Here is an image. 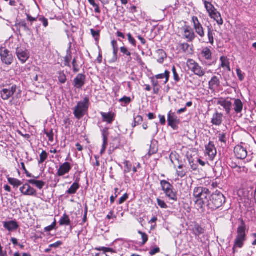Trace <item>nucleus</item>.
Masks as SVG:
<instances>
[{"label":"nucleus","mask_w":256,"mask_h":256,"mask_svg":"<svg viewBox=\"0 0 256 256\" xmlns=\"http://www.w3.org/2000/svg\"><path fill=\"white\" fill-rule=\"evenodd\" d=\"M226 202V198L218 190H216L210 197L208 208L212 210H216L221 207Z\"/></svg>","instance_id":"obj_1"},{"label":"nucleus","mask_w":256,"mask_h":256,"mask_svg":"<svg viewBox=\"0 0 256 256\" xmlns=\"http://www.w3.org/2000/svg\"><path fill=\"white\" fill-rule=\"evenodd\" d=\"M10 82L0 80V88H4L0 91V96L3 100H8L16 92L17 86L16 84L10 86Z\"/></svg>","instance_id":"obj_2"},{"label":"nucleus","mask_w":256,"mask_h":256,"mask_svg":"<svg viewBox=\"0 0 256 256\" xmlns=\"http://www.w3.org/2000/svg\"><path fill=\"white\" fill-rule=\"evenodd\" d=\"M246 226L245 222L242 220L240 225L238 228L236 235L234 241V247L242 248L244 245V242L246 240Z\"/></svg>","instance_id":"obj_3"},{"label":"nucleus","mask_w":256,"mask_h":256,"mask_svg":"<svg viewBox=\"0 0 256 256\" xmlns=\"http://www.w3.org/2000/svg\"><path fill=\"white\" fill-rule=\"evenodd\" d=\"M198 58L203 64L206 66H210L216 63V60L214 59L212 52L208 47L203 48L200 50Z\"/></svg>","instance_id":"obj_4"},{"label":"nucleus","mask_w":256,"mask_h":256,"mask_svg":"<svg viewBox=\"0 0 256 256\" xmlns=\"http://www.w3.org/2000/svg\"><path fill=\"white\" fill-rule=\"evenodd\" d=\"M90 105V99L85 97L82 101L79 102L74 108V114L78 119L82 118L88 111Z\"/></svg>","instance_id":"obj_5"},{"label":"nucleus","mask_w":256,"mask_h":256,"mask_svg":"<svg viewBox=\"0 0 256 256\" xmlns=\"http://www.w3.org/2000/svg\"><path fill=\"white\" fill-rule=\"evenodd\" d=\"M160 184L166 196L170 200L174 202L178 200L176 192L174 190L173 186L166 180L160 181Z\"/></svg>","instance_id":"obj_6"},{"label":"nucleus","mask_w":256,"mask_h":256,"mask_svg":"<svg viewBox=\"0 0 256 256\" xmlns=\"http://www.w3.org/2000/svg\"><path fill=\"white\" fill-rule=\"evenodd\" d=\"M188 69L194 74L202 77L206 74V71L200 64L192 59H188L186 62Z\"/></svg>","instance_id":"obj_7"},{"label":"nucleus","mask_w":256,"mask_h":256,"mask_svg":"<svg viewBox=\"0 0 256 256\" xmlns=\"http://www.w3.org/2000/svg\"><path fill=\"white\" fill-rule=\"evenodd\" d=\"M182 38L188 42H192L196 38V35L190 26L185 25L181 28Z\"/></svg>","instance_id":"obj_8"},{"label":"nucleus","mask_w":256,"mask_h":256,"mask_svg":"<svg viewBox=\"0 0 256 256\" xmlns=\"http://www.w3.org/2000/svg\"><path fill=\"white\" fill-rule=\"evenodd\" d=\"M192 24L193 30L201 38L205 36V32L202 25L200 22L198 18L196 16H193L192 18Z\"/></svg>","instance_id":"obj_9"},{"label":"nucleus","mask_w":256,"mask_h":256,"mask_svg":"<svg viewBox=\"0 0 256 256\" xmlns=\"http://www.w3.org/2000/svg\"><path fill=\"white\" fill-rule=\"evenodd\" d=\"M0 56L2 61L7 65L11 64L14 60V57L11 52L4 48H0Z\"/></svg>","instance_id":"obj_10"},{"label":"nucleus","mask_w":256,"mask_h":256,"mask_svg":"<svg viewBox=\"0 0 256 256\" xmlns=\"http://www.w3.org/2000/svg\"><path fill=\"white\" fill-rule=\"evenodd\" d=\"M168 122L169 126H171L174 130H176L178 128V125L180 124V120L175 112L170 110L168 114Z\"/></svg>","instance_id":"obj_11"},{"label":"nucleus","mask_w":256,"mask_h":256,"mask_svg":"<svg viewBox=\"0 0 256 256\" xmlns=\"http://www.w3.org/2000/svg\"><path fill=\"white\" fill-rule=\"evenodd\" d=\"M28 182L26 183L20 188V190L24 196H36L37 195L36 190Z\"/></svg>","instance_id":"obj_12"},{"label":"nucleus","mask_w":256,"mask_h":256,"mask_svg":"<svg viewBox=\"0 0 256 256\" xmlns=\"http://www.w3.org/2000/svg\"><path fill=\"white\" fill-rule=\"evenodd\" d=\"M234 153L238 159H244L248 156V152L246 148L241 144L236 146L234 149Z\"/></svg>","instance_id":"obj_13"},{"label":"nucleus","mask_w":256,"mask_h":256,"mask_svg":"<svg viewBox=\"0 0 256 256\" xmlns=\"http://www.w3.org/2000/svg\"><path fill=\"white\" fill-rule=\"evenodd\" d=\"M16 54L18 59L22 62L24 63L29 58V53L28 50L24 48H17Z\"/></svg>","instance_id":"obj_14"},{"label":"nucleus","mask_w":256,"mask_h":256,"mask_svg":"<svg viewBox=\"0 0 256 256\" xmlns=\"http://www.w3.org/2000/svg\"><path fill=\"white\" fill-rule=\"evenodd\" d=\"M210 194H202L198 200H195L196 204L200 208H204L208 206Z\"/></svg>","instance_id":"obj_15"},{"label":"nucleus","mask_w":256,"mask_h":256,"mask_svg":"<svg viewBox=\"0 0 256 256\" xmlns=\"http://www.w3.org/2000/svg\"><path fill=\"white\" fill-rule=\"evenodd\" d=\"M72 168V166L70 162H65L60 166L56 175L58 176H64L69 173Z\"/></svg>","instance_id":"obj_16"},{"label":"nucleus","mask_w":256,"mask_h":256,"mask_svg":"<svg viewBox=\"0 0 256 256\" xmlns=\"http://www.w3.org/2000/svg\"><path fill=\"white\" fill-rule=\"evenodd\" d=\"M206 151L209 159L212 160L217 154V151L214 144L212 142H210L206 146Z\"/></svg>","instance_id":"obj_17"},{"label":"nucleus","mask_w":256,"mask_h":256,"mask_svg":"<svg viewBox=\"0 0 256 256\" xmlns=\"http://www.w3.org/2000/svg\"><path fill=\"white\" fill-rule=\"evenodd\" d=\"M86 76L84 74H78L74 80V87L82 88L85 84Z\"/></svg>","instance_id":"obj_18"},{"label":"nucleus","mask_w":256,"mask_h":256,"mask_svg":"<svg viewBox=\"0 0 256 256\" xmlns=\"http://www.w3.org/2000/svg\"><path fill=\"white\" fill-rule=\"evenodd\" d=\"M210 194V191L206 188L197 186L194 188L193 195L196 200L202 194Z\"/></svg>","instance_id":"obj_19"},{"label":"nucleus","mask_w":256,"mask_h":256,"mask_svg":"<svg viewBox=\"0 0 256 256\" xmlns=\"http://www.w3.org/2000/svg\"><path fill=\"white\" fill-rule=\"evenodd\" d=\"M217 104L223 107L226 114H230L232 106V104L230 101L222 98L218 100Z\"/></svg>","instance_id":"obj_20"},{"label":"nucleus","mask_w":256,"mask_h":256,"mask_svg":"<svg viewBox=\"0 0 256 256\" xmlns=\"http://www.w3.org/2000/svg\"><path fill=\"white\" fill-rule=\"evenodd\" d=\"M4 227L9 232H12L16 230L19 225L16 220H11L4 222Z\"/></svg>","instance_id":"obj_21"},{"label":"nucleus","mask_w":256,"mask_h":256,"mask_svg":"<svg viewBox=\"0 0 256 256\" xmlns=\"http://www.w3.org/2000/svg\"><path fill=\"white\" fill-rule=\"evenodd\" d=\"M192 226V228L190 230L192 231V234L195 236L196 238L199 237L200 234H202L204 232V228L198 223L195 222Z\"/></svg>","instance_id":"obj_22"},{"label":"nucleus","mask_w":256,"mask_h":256,"mask_svg":"<svg viewBox=\"0 0 256 256\" xmlns=\"http://www.w3.org/2000/svg\"><path fill=\"white\" fill-rule=\"evenodd\" d=\"M72 59V52L71 51V44L66 50V54L64 58V66L71 68L70 62Z\"/></svg>","instance_id":"obj_23"},{"label":"nucleus","mask_w":256,"mask_h":256,"mask_svg":"<svg viewBox=\"0 0 256 256\" xmlns=\"http://www.w3.org/2000/svg\"><path fill=\"white\" fill-rule=\"evenodd\" d=\"M220 86V80L216 76H213L208 82L209 88L214 90Z\"/></svg>","instance_id":"obj_24"},{"label":"nucleus","mask_w":256,"mask_h":256,"mask_svg":"<svg viewBox=\"0 0 256 256\" xmlns=\"http://www.w3.org/2000/svg\"><path fill=\"white\" fill-rule=\"evenodd\" d=\"M222 117L223 115L222 114L216 112L214 114L211 122L213 124L219 126L222 123Z\"/></svg>","instance_id":"obj_25"},{"label":"nucleus","mask_w":256,"mask_h":256,"mask_svg":"<svg viewBox=\"0 0 256 256\" xmlns=\"http://www.w3.org/2000/svg\"><path fill=\"white\" fill-rule=\"evenodd\" d=\"M124 242L122 239L116 240L113 242V253L120 252L122 250Z\"/></svg>","instance_id":"obj_26"},{"label":"nucleus","mask_w":256,"mask_h":256,"mask_svg":"<svg viewBox=\"0 0 256 256\" xmlns=\"http://www.w3.org/2000/svg\"><path fill=\"white\" fill-rule=\"evenodd\" d=\"M210 17L216 20L219 26L223 24V20L220 14L216 10L209 15Z\"/></svg>","instance_id":"obj_27"},{"label":"nucleus","mask_w":256,"mask_h":256,"mask_svg":"<svg viewBox=\"0 0 256 256\" xmlns=\"http://www.w3.org/2000/svg\"><path fill=\"white\" fill-rule=\"evenodd\" d=\"M215 35L214 30L212 26L210 25L207 26V36L208 39V42L207 43H210L212 45L214 44V36Z\"/></svg>","instance_id":"obj_28"},{"label":"nucleus","mask_w":256,"mask_h":256,"mask_svg":"<svg viewBox=\"0 0 256 256\" xmlns=\"http://www.w3.org/2000/svg\"><path fill=\"white\" fill-rule=\"evenodd\" d=\"M15 26L19 30H20V28H22L24 31L27 32H31L30 28L28 26L24 20H20L18 22H17L15 24Z\"/></svg>","instance_id":"obj_29"},{"label":"nucleus","mask_w":256,"mask_h":256,"mask_svg":"<svg viewBox=\"0 0 256 256\" xmlns=\"http://www.w3.org/2000/svg\"><path fill=\"white\" fill-rule=\"evenodd\" d=\"M79 178H77L76 182L72 185L70 188L66 192V194H75L77 190L80 188V184H78Z\"/></svg>","instance_id":"obj_30"},{"label":"nucleus","mask_w":256,"mask_h":256,"mask_svg":"<svg viewBox=\"0 0 256 256\" xmlns=\"http://www.w3.org/2000/svg\"><path fill=\"white\" fill-rule=\"evenodd\" d=\"M243 104L240 100L234 99V110L236 114L240 113L243 109Z\"/></svg>","instance_id":"obj_31"},{"label":"nucleus","mask_w":256,"mask_h":256,"mask_svg":"<svg viewBox=\"0 0 256 256\" xmlns=\"http://www.w3.org/2000/svg\"><path fill=\"white\" fill-rule=\"evenodd\" d=\"M220 61L221 62V64L220 68L222 67V68H226L228 72H230V64L228 58L225 56H222L220 58Z\"/></svg>","instance_id":"obj_32"},{"label":"nucleus","mask_w":256,"mask_h":256,"mask_svg":"<svg viewBox=\"0 0 256 256\" xmlns=\"http://www.w3.org/2000/svg\"><path fill=\"white\" fill-rule=\"evenodd\" d=\"M156 54L158 56L157 62L160 64H162L167 57L166 52L162 50H156Z\"/></svg>","instance_id":"obj_33"},{"label":"nucleus","mask_w":256,"mask_h":256,"mask_svg":"<svg viewBox=\"0 0 256 256\" xmlns=\"http://www.w3.org/2000/svg\"><path fill=\"white\" fill-rule=\"evenodd\" d=\"M170 76V72L169 71L166 70L164 74H160L156 75L154 78L156 80L162 79V78H164L165 81L164 82V84H166L169 80Z\"/></svg>","instance_id":"obj_34"},{"label":"nucleus","mask_w":256,"mask_h":256,"mask_svg":"<svg viewBox=\"0 0 256 256\" xmlns=\"http://www.w3.org/2000/svg\"><path fill=\"white\" fill-rule=\"evenodd\" d=\"M28 182L30 184L34 185L36 188L41 190L45 185V182L42 180H27Z\"/></svg>","instance_id":"obj_35"},{"label":"nucleus","mask_w":256,"mask_h":256,"mask_svg":"<svg viewBox=\"0 0 256 256\" xmlns=\"http://www.w3.org/2000/svg\"><path fill=\"white\" fill-rule=\"evenodd\" d=\"M203 2H204V7L208 12V15L216 10L210 2H208L206 0H203Z\"/></svg>","instance_id":"obj_36"},{"label":"nucleus","mask_w":256,"mask_h":256,"mask_svg":"<svg viewBox=\"0 0 256 256\" xmlns=\"http://www.w3.org/2000/svg\"><path fill=\"white\" fill-rule=\"evenodd\" d=\"M60 226H68L70 224V220L68 215L66 214H64L60 218Z\"/></svg>","instance_id":"obj_37"},{"label":"nucleus","mask_w":256,"mask_h":256,"mask_svg":"<svg viewBox=\"0 0 256 256\" xmlns=\"http://www.w3.org/2000/svg\"><path fill=\"white\" fill-rule=\"evenodd\" d=\"M100 114L102 117V120L105 122H107L108 124L112 122V114L111 112L108 113H106L101 112Z\"/></svg>","instance_id":"obj_38"},{"label":"nucleus","mask_w":256,"mask_h":256,"mask_svg":"<svg viewBox=\"0 0 256 256\" xmlns=\"http://www.w3.org/2000/svg\"><path fill=\"white\" fill-rule=\"evenodd\" d=\"M184 164H180L178 166V169L176 170L177 175L181 178H184L186 174V171L184 169Z\"/></svg>","instance_id":"obj_39"},{"label":"nucleus","mask_w":256,"mask_h":256,"mask_svg":"<svg viewBox=\"0 0 256 256\" xmlns=\"http://www.w3.org/2000/svg\"><path fill=\"white\" fill-rule=\"evenodd\" d=\"M8 180L10 184L14 186L18 187L22 184L21 181L14 178H9Z\"/></svg>","instance_id":"obj_40"},{"label":"nucleus","mask_w":256,"mask_h":256,"mask_svg":"<svg viewBox=\"0 0 256 256\" xmlns=\"http://www.w3.org/2000/svg\"><path fill=\"white\" fill-rule=\"evenodd\" d=\"M118 100L121 103L122 106H126L131 102V98L130 97L124 96Z\"/></svg>","instance_id":"obj_41"},{"label":"nucleus","mask_w":256,"mask_h":256,"mask_svg":"<svg viewBox=\"0 0 256 256\" xmlns=\"http://www.w3.org/2000/svg\"><path fill=\"white\" fill-rule=\"evenodd\" d=\"M48 154L45 150H42L40 155L38 164H40L43 163L48 158Z\"/></svg>","instance_id":"obj_42"},{"label":"nucleus","mask_w":256,"mask_h":256,"mask_svg":"<svg viewBox=\"0 0 256 256\" xmlns=\"http://www.w3.org/2000/svg\"><path fill=\"white\" fill-rule=\"evenodd\" d=\"M218 141L224 144H226L227 142V138L226 136V134L223 132H220L218 134Z\"/></svg>","instance_id":"obj_43"},{"label":"nucleus","mask_w":256,"mask_h":256,"mask_svg":"<svg viewBox=\"0 0 256 256\" xmlns=\"http://www.w3.org/2000/svg\"><path fill=\"white\" fill-rule=\"evenodd\" d=\"M108 128H105L102 130L103 142H104V143H106V142H108V136L110 134V132H108Z\"/></svg>","instance_id":"obj_44"},{"label":"nucleus","mask_w":256,"mask_h":256,"mask_svg":"<svg viewBox=\"0 0 256 256\" xmlns=\"http://www.w3.org/2000/svg\"><path fill=\"white\" fill-rule=\"evenodd\" d=\"M143 121L142 117L140 116H137L134 118V122L132 124V127H135L137 125L140 124Z\"/></svg>","instance_id":"obj_45"},{"label":"nucleus","mask_w":256,"mask_h":256,"mask_svg":"<svg viewBox=\"0 0 256 256\" xmlns=\"http://www.w3.org/2000/svg\"><path fill=\"white\" fill-rule=\"evenodd\" d=\"M124 173H128L131 171L132 168V165L131 163L128 161H125L124 162Z\"/></svg>","instance_id":"obj_46"},{"label":"nucleus","mask_w":256,"mask_h":256,"mask_svg":"<svg viewBox=\"0 0 256 256\" xmlns=\"http://www.w3.org/2000/svg\"><path fill=\"white\" fill-rule=\"evenodd\" d=\"M72 67H73L74 72L75 73L78 72L80 70V68L78 66V65L77 64L76 58H74L72 60Z\"/></svg>","instance_id":"obj_47"},{"label":"nucleus","mask_w":256,"mask_h":256,"mask_svg":"<svg viewBox=\"0 0 256 256\" xmlns=\"http://www.w3.org/2000/svg\"><path fill=\"white\" fill-rule=\"evenodd\" d=\"M21 166H22V169L24 170V173L26 174V176L27 177H28V178H38L39 176H37V177H34V176H32V174L30 173L26 169V167H25V165H24V162H21Z\"/></svg>","instance_id":"obj_48"},{"label":"nucleus","mask_w":256,"mask_h":256,"mask_svg":"<svg viewBox=\"0 0 256 256\" xmlns=\"http://www.w3.org/2000/svg\"><path fill=\"white\" fill-rule=\"evenodd\" d=\"M172 72L174 74V78L176 82H178L180 80V78L178 74L176 67L173 66L172 68Z\"/></svg>","instance_id":"obj_49"},{"label":"nucleus","mask_w":256,"mask_h":256,"mask_svg":"<svg viewBox=\"0 0 256 256\" xmlns=\"http://www.w3.org/2000/svg\"><path fill=\"white\" fill-rule=\"evenodd\" d=\"M90 32H91V34H92V36L96 40H98L100 37V31L98 30H95L94 29H91Z\"/></svg>","instance_id":"obj_50"},{"label":"nucleus","mask_w":256,"mask_h":256,"mask_svg":"<svg viewBox=\"0 0 256 256\" xmlns=\"http://www.w3.org/2000/svg\"><path fill=\"white\" fill-rule=\"evenodd\" d=\"M138 234H140L142 240V244H144L148 240V235L145 232H142L141 231H138Z\"/></svg>","instance_id":"obj_51"},{"label":"nucleus","mask_w":256,"mask_h":256,"mask_svg":"<svg viewBox=\"0 0 256 256\" xmlns=\"http://www.w3.org/2000/svg\"><path fill=\"white\" fill-rule=\"evenodd\" d=\"M44 133L48 138L49 140L51 142H52L54 141V134L52 130H51L50 132L45 130Z\"/></svg>","instance_id":"obj_52"},{"label":"nucleus","mask_w":256,"mask_h":256,"mask_svg":"<svg viewBox=\"0 0 256 256\" xmlns=\"http://www.w3.org/2000/svg\"><path fill=\"white\" fill-rule=\"evenodd\" d=\"M189 164L191 168L193 170H196L198 169V165L196 164H194V161L192 160V158H188Z\"/></svg>","instance_id":"obj_53"},{"label":"nucleus","mask_w":256,"mask_h":256,"mask_svg":"<svg viewBox=\"0 0 256 256\" xmlns=\"http://www.w3.org/2000/svg\"><path fill=\"white\" fill-rule=\"evenodd\" d=\"M157 202L158 205L162 208H166L168 206L166 202L160 198H157Z\"/></svg>","instance_id":"obj_54"},{"label":"nucleus","mask_w":256,"mask_h":256,"mask_svg":"<svg viewBox=\"0 0 256 256\" xmlns=\"http://www.w3.org/2000/svg\"><path fill=\"white\" fill-rule=\"evenodd\" d=\"M90 5H92L94 8V12L96 13H100V10L99 6L98 4L96 2V1H94L90 4Z\"/></svg>","instance_id":"obj_55"},{"label":"nucleus","mask_w":256,"mask_h":256,"mask_svg":"<svg viewBox=\"0 0 256 256\" xmlns=\"http://www.w3.org/2000/svg\"><path fill=\"white\" fill-rule=\"evenodd\" d=\"M128 38L129 42L133 46H136V41L134 40V38L132 36V34H128Z\"/></svg>","instance_id":"obj_56"},{"label":"nucleus","mask_w":256,"mask_h":256,"mask_svg":"<svg viewBox=\"0 0 256 256\" xmlns=\"http://www.w3.org/2000/svg\"><path fill=\"white\" fill-rule=\"evenodd\" d=\"M95 250L99 251H103L104 253L108 252H112V248H108L106 247H100V248H95Z\"/></svg>","instance_id":"obj_57"},{"label":"nucleus","mask_w":256,"mask_h":256,"mask_svg":"<svg viewBox=\"0 0 256 256\" xmlns=\"http://www.w3.org/2000/svg\"><path fill=\"white\" fill-rule=\"evenodd\" d=\"M66 80V76L64 74H60L58 77V80L61 84H64Z\"/></svg>","instance_id":"obj_58"},{"label":"nucleus","mask_w":256,"mask_h":256,"mask_svg":"<svg viewBox=\"0 0 256 256\" xmlns=\"http://www.w3.org/2000/svg\"><path fill=\"white\" fill-rule=\"evenodd\" d=\"M26 17H27V20H28V21H29V22H31V25L32 24V23L36 21V20L38 18V17H32V16L30 14H26Z\"/></svg>","instance_id":"obj_59"},{"label":"nucleus","mask_w":256,"mask_h":256,"mask_svg":"<svg viewBox=\"0 0 256 256\" xmlns=\"http://www.w3.org/2000/svg\"><path fill=\"white\" fill-rule=\"evenodd\" d=\"M190 46L188 44L184 42L180 44V48L184 52H186L188 50Z\"/></svg>","instance_id":"obj_60"},{"label":"nucleus","mask_w":256,"mask_h":256,"mask_svg":"<svg viewBox=\"0 0 256 256\" xmlns=\"http://www.w3.org/2000/svg\"><path fill=\"white\" fill-rule=\"evenodd\" d=\"M160 251V248L158 247H156V248L151 249L150 250L149 253L151 256H153V255H154L155 254L159 252Z\"/></svg>","instance_id":"obj_61"},{"label":"nucleus","mask_w":256,"mask_h":256,"mask_svg":"<svg viewBox=\"0 0 256 256\" xmlns=\"http://www.w3.org/2000/svg\"><path fill=\"white\" fill-rule=\"evenodd\" d=\"M38 20L42 22L43 26L45 28H46L48 26V19H46L44 17L40 18H38Z\"/></svg>","instance_id":"obj_62"},{"label":"nucleus","mask_w":256,"mask_h":256,"mask_svg":"<svg viewBox=\"0 0 256 256\" xmlns=\"http://www.w3.org/2000/svg\"><path fill=\"white\" fill-rule=\"evenodd\" d=\"M120 52L128 56H130L131 55V53L124 46L120 48Z\"/></svg>","instance_id":"obj_63"},{"label":"nucleus","mask_w":256,"mask_h":256,"mask_svg":"<svg viewBox=\"0 0 256 256\" xmlns=\"http://www.w3.org/2000/svg\"><path fill=\"white\" fill-rule=\"evenodd\" d=\"M128 198V194H125L119 199V204H122L124 203Z\"/></svg>","instance_id":"obj_64"}]
</instances>
